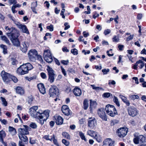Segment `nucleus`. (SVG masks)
I'll use <instances>...</instances> for the list:
<instances>
[{
  "instance_id": "nucleus-1",
  "label": "nucleus",
  "mask_w": 146,
  "mask_h": 146,
  "mask_svg": "<svg viewBox=\"0 0 146 146\" xmlns=\"http://www.w3.org/2000/svg\"><path fill=\"white\" fill-rule=\"evenodd\" d=\"M38 108V106L32 107L30 109V113L32 117L36 118L38 123L42 125L48 118L50 111L48 110L44 111L39 110L36 111Z\"/></svg>"
},
{
  "instance_id": "nucleus-2",
  "label": "nucleus",
  "mask_w": 146,
  "mask_h": 146,
  "mask_svg": "<svg viewBox=\"0 0 146 146\" xmlns=\"http://www.w3.org/2000/svg\"><path fill=\"white\" fill-rule=\"evenodd\" d=\"M33 68L32 65L29 63L23 64L17 68V72L19 75H24L27 73L29 71Z\"/></svg>"
},
{
  "instance_id": "nucleus-3",
  "label": "nucleus",
  "mask_w": 146,
  "mask_h": 146,
  "mask_svg": "<svg viewBox=\"0 0 146 146\" xmlns=\"http://www.w3.org/2000/svg\"><path fill=\"white\" fill-rule=\"evenodd\" d=\"M105 110L108 115L112 117H114L117 114L115 107L113 105L109 104L106 105L105 108Z\"/></svg>"
},
{
  "instance_id": "nucleus-4",
  "label": "nucleus",
  "mask_w": 146,
  "mask_h": 146,
  "mask_svg": "<svg viewBox=\"0 0 146 146\" xmlns=\"http://www.w3.org/2000/svg\"><path fill=\"white\" fill-rule=\"evenodd\" d=\"M37 51L35 49L29 50L28 54L30 60L33 62H35L36 57L37 56Z\"/></svg>"
},
{
  "instance_id": "nucleus-5",
  "label": "nucleus",
  "mask_w": 146,
  "mask_h": 146,
  "mask_svg": "<svg viewBox=\"0 0 146 146\" xmlns=\"http://www.w3.org/2000/svg\"><path fill=\"white\" fill-rule=\"evenodd\" d=\"M49 94L50 97L58 96L59 92L57 87L54 85L52 86L49 90Z\"/></svg>"
},
{
  "instance_id": "nucleus-6",
  "label": "nucleus",
  "mask_w": 146,
  "mask_h": 146,
  "mask_svg": "<svg viewBox=\"0 0 146 146\" xmlns=\"http://www.w3.org/2000/svg\"><path fill=\"white\" fill-rule=\"evenodd\" d=\"M128 131L127 128L123 127L118 129L117 131L118 136L120 137L123 138L126 135Z\"/></svg>"
},
{
  "instance_id": "nucleus-7",
  "label": "nucleus",
  "mask_w": 146,
  "mask_h": 146,
  "mask_svg": "<svg viewBox=\"0 0 146 146\" xmlns=\"http://www.w3.org/2000/svg\"><path fill=\"white\" fill-rule=\"evenodd\" d=\"M23 128H20L18 129V135H27L29 133V130L30 128L28 126L23 125Z\"/></svg>"
},
{
  "instance_id": "nucleus-8",
  "label": "nucleus",
  "mask_w": 146,
  "mask_h": 146,
  "mask_svg": "<svg viewBox=\"0 0 146 146\" xmlns=\"http://www.w3.org/2000/svg\"><path fill=\"white\" fill-rule=\"evenodd\" d=\"M1 75L4 82H7L9 81L11 75L7 72H6L4 71H2L1 73Z\"/></svg>"
},
{
  "instance_id": "nucleus-9",
  "label": "nucleus",
  "mask_w": 146,
  "mask_h": 146,
  "mask_svg": "<svg viewBox=\"0 0 146 146\" xmlns=\"http://www.w3.org/2000/svg\"><path fill=\"white\" fill-rule=\"evenodd\" d=\"M29 41H25L22 43L21 47V50L23 52H26L27 51L28 48L29 46Z\"/></svg>"
},
{
  "instance_id": "nucleus-10",
  "label": "nucleus",
  "mask_w": 146,
  "mask_h": 146,
  "mask_svg": "<svg viewBox=\"0 0 146 146\" xmlns=\"http://www.w3.org/2000/svg\"><path fill=\"white\" fill-rule=\"evenodd\" d=\"M16 25L21 30L23 33H25L27 34H29V31L27 29L26 26L24 25L21 24L20 23H17Z\"/></svg>"
},
{
  "instance_id": "nucleus-11",
  "label": "nucleus",
  "mask_w": 146,
  "mask_h": 146,
  "mask_svg": "<svg viewBox=\"0 0 146 146\" xmlns=\"http://www.w3.org/2000/svg\"><path fill=\"white\" fill-rule=\"evenodd\" d=\"M87 134L90 136L96 139L98 142H100V137L98 135L96 132L94 131L89 130L87 131Z\"/></svg>"
},
{
  "instance_id": "nucleus-12",
  "label": "nucleus",
  "mask_w": 146,
  "mask_h": 146,
  "mask_svg": "<svg viewBox=\"0 0 146 146\" xmlns=\"http://www.w3.org/2000/svg\"><path fill=\"white\" fill-rule=\"evenodd\" d=\"M88 126L91 129H93L97 124L96 119L94 117H91L89 118Z\"/></svg>"
},
{
  "instance_id": "nucleus-13",
  "label": "nucleus",
  "mask_w": 146,
  "mask_h": 146,
  "mask_svg": "<svg viewBox=\"0 0 146 146\" xmlns=\"http://www.w3.org/2000/svg\"><path fill=\"white\" fill-rule=\"evenodd\" d=\"M127 111L129 115L132 117L136 116L138 113L136 109L134 108L129 107L128 108Z\"/></svg>"
},
{
  "instance_id": "nucleus-14",
  "label": "nucleus",
  "mask_w": 146,
  "mask_h": 146,
  "mask_svg": "<svg viewBox=\"0 0 146 146\" xmlns=\"http://www.w3.org/2000/svg\"><path fill=\"white\" fill-rule=\"evenodd\" d=\"M19 35V32L15 28L13 30V31L11 33H9V35L8 36H11V37H10V38H17L18 37Z\"/></svg>"
},
{
  "instance_id": "nucleus-15",
  "label": "nucleus",
  "mask_w": 146,
  "mask_h": 146,
  "mask_svg": "<svg viewBox=\"0 0 146 146\" xmlns=\"http://www.w3.org/2000/svg\"><path fill=\"white\" fill-rule=\"evenodd\" d=\"M98 113L100 117L103 120L105 121L107 120V117L105 113L103 108L99 109L98 110Z\"/></svg>"
},
{
  "instance_id": "nucleus-16",
  "label": "nucleus",
  "mask_w": 146,
  "mask_h": 146,
  "mask_svg": "<svg viewBox=\"0 0 146 146\" xmlns=\"http://www.w3.org/2000/svg\"><path fill=\"white\" fill-rule=\"evenodd\" d=\"M114 143V141L111 139L107 138L104 141L102 146H113Z\"/></svg>"
},
{
  "instance_id": "nucleus-17",
  "label": "nucleus",
  "mask_w": 146,
  "mask_h": 146,
  "mask_svg": "<svg viewBox=\"0 0 146 146\" xmlns=\"http://www.w3.org/2000/svg\"><path fill=\"white\" fill-rule=\"evenodd\" d=\"M62 111L63 113L66 115H70V110L67 105H63L62 108Z\"/></svg>"
},
{
  "instance_id": "nucleus-18",
  "label": "nucleus",
  "mask_w": 146,
  "mask_h": 146,
  "mask_svg": "<svg viewBox=\"0 0 146 146\" xmlns=\"http://www.w3.org/2000/svg\"><path fill=\"white\" fill-rule=\"evenodd\" d=\"M140 64V66L139 68L140 69L142 68L144 66V64L143 62L141 60H139V61L136 62V63L133 66V68L134 69L136 70L137 68V66L139 64Z\"/></svg>"
},
{
  "instance_id": "nucleus-19",
  "label": "nucleus",
  "mask_w": 146,
  "mask_h": 146,
  "mask_svg": "<svg viewBox=\"0 0 146 146\" xmlns=\"http://www.w3.org/2000/svg\"><path fill=\"white\" fill-rule=\"evenodd\" d=\"M37 87L40 92L42 94H44L46 92L45 88L42 84H38Z\"/></svg>"
},
{
  "instance_id": "nucleus-20",
  "label": "nucleus",
  "mask_w": 146,
  "mask_h": 146,
  "mask_svg": "<svg viewBox=\"0 0 146 146\" xmlns=\"http://www.w3.org/2000/svg\"><path fill=\"white\" fill-rule=\"evenodd\" d=\"M16 92L20 95H23L25 93L24 89L21 87L18 86L15 88Z\"/></svg>"
},
{
  "instance_id": "nucleus-21",
  "label": "nucleus",
  "mask_w": 146,
  "mask_h": 146,
  "mask_svg": "<svg viewBox=\"0 0 146 146\" xmlns=\"http://www.w3.org/2000/svg\"><path fill=\"white\" fill-rule=\"evenodd\" d=\"M74 95L76 96H79L82 93L81 89L78 87H76L73 90Z\"/></svg>"
},
{
  "instance_id": "nucleus-22",
  "label": "nucleus",
  "mask_w": 146,
  "mask_h": 146,
  "mask_svg": "<svg viewBox=\"0 0 146 146\" xmlns=\"http://www.w3.org/2000/svg\"><path fill=\"white\" fill-rule=\"evenodd\" d=\"M6 134L5 131L3 130L0 131V142L2 143H4L3 138H4Z\"/></svg>"
},
{
  "instance_id": "nucleus-23",
  "label": "nucleus",
  "mask_w": 146,
  "mask_h": 146,
  "mask_svg": "<svg viewBox=\"0 0 146 146\" xmlns=\"http://www.w3.org/2000/svg\"><path fill=\"white\" fill-rule=\"evenodd\" d=\"M119 97L121 99L122 101L127 105L129 106L130 105L129 101L127 100V99L125 97L120 95H119Z\"/></svg>"
},
{
  "instance_id": "nucleus-24",
  "label": "nucleus",
  "mask_w": 146,
  "mask_h": 146,
  "mask_svg": "<svg viewBox=\"0 0 146 146\" xmlns=\"http://www.w3.org/2000/svg\"><path fill=\"white\" fill-rule=\"evenodd\" d=\"M37 1H36L32 3L31 6V9L32 10L34 13L36 14L37 13L36 9V8L37 7Z\"/></svg>"
},
{
  "instance_id": "nucleus-25",
  "label": "nucleus",
  "mask_w": 146,
  "mask_h": 146,
  "mask_svg": "<svg viewBox=\"0 0 146 146\" xmlns=\"http://www.w3.org/2000/svg\"><path fill=\"white\" fill-rule=\"evenodd\" d=\"M90 111H91L93 109H95V107L97 105V104L96 102L90 100Z\"/></svg>"
},
{
  "instance_id": "nucleus-26",
  "label": "nucleus",
  "mask_w": 146,
  "mask_h": 146,
  "mask_svg": "<svg viewBox=\"0 0 146 146\" xmlns=\"http://www.w3.org/2000/svg\"><path fill=\"white\" fill-rule=\"evenodd\" d=\"M10 40L13 44L15 46H19L20 45L19 41L17 38L12 39L10 38Z\"/></svg>"
},
{
  "instance_id": "nucleus-27",
  "label": "nucleus",
  "mask_w": 146,
  "mask_h": 146,
  "mask_svg": "<svg viewBox=\"0 0 146 146\" xmlns=\"http://www.w3.org/2000/svg\"><path fill=\"white\" fill-rule=\"evenodd\" d=\"M21 6V5L19 4H14L11 7V11L14 14L17 12V11L15 10V9L17 7H20Z\"/></svg>"
},
{
  "instance_id": "nucleus-28",
  "label": "nucleus",
  "mask_w": 146,
  "mask_h": 146,
  "mask_svg": "<svg viewBox=\"0 0 146 146\" xmlns=\"http://www.w3.org/2000/svg\"><path fill=\"white\" fill-rule=\"evenodd\" d=\"M44 57L45 60L48 63H51L53 60L52 55L48 56H46V55H45V56H44Z\"/></svg>"
},
{
  "instance_id": "nucleus-29",
  "label": "nucleus",
  "mask_w": 146,
  "mask_h": 146,
  "mask_svg": "<svg viewBox=\"0 0 146 146\" xmlns=\"http://www.w3.org/2000/svg\"><path fill=\"white\" fill-rule=\"evenodd\" d=\"M63 121V119L62 117L60 116L57 117L56 121V123L57 125H61L62 124Z\"/></svg>"
},
{
  "instance_id": "nucleus-30",
  "label": "nucleus",
  "mask_w": 146,
  "mask_h": 146,
  "mask_svg": "<svg viewBox=\"0 0 146 146\" xmlns=\"http://www.w3.org/2000/svg\"><path fill=\"white\" fill-rule=\"evenodd\" d=\"M26 135H19L18 137L19 139L21 140L24 142H27L28 140V139Z\"/></svg>"
},
{
  "instance_id": "nucleus-31",
  "label": "nucleus",
  "mask_w": 146,
  "mask_h": 146,
  "mask_svg": "<svg viewBox=\"0 0 146 146\" xmlns=\"http://www.w3.org/2000/svg\"><path fill=\"white\" fill-rule=\"evenodd\" d=\"M9 131L13 135H15L17 133L14 127L11 126L9 127Z\"/></svg>"
},
{
  "instance_id": "nucleus-32",
  "label": "nucleus",
  "mask_w": 146,
  "mask_h": 146,
  "mask_svg": "<svg viewBox=\"0 0 146 146\" xmlns=\"http://www.w3.org/2000/svg\"><path fill=\"white\" fill-rule=\"evenodd\" d=\"M46 70L48 72V75H55V74L53 70L49 66H47V68Z\"/></svg>"
},
{
  "instance_id": "nucleus-33",
  "label": "nucleus",
  "mask_w": 146,
  "mask_h": 146,
  "mask_svg": "<svg viewBox=\"0 0 146 146\" xmlns=\"http://www.w3.org/2000/svg\"><path fill=\"white\" fill-rule=\"evenodd\" d=\"M1 38L2 40L4 41L7 44L9 45L10 44L9 40L5 36H1Z\"/></svg>"
},
{
  "instance_id": "nucleus-34",
  "label": "nucleus",
  "mask_w": 146,
  "mask_h": 146,
  "mask_svg": "<svg viewBox=\"0 0 146 146\" xmlns=\"http://www.w3.org/2000/svg\"><path fill=\"white\" fill-rule=\"evenodd\" d=\"M139 139L140 143H143L146 142V138L142 135L139 136Z\"/></svg>"
},
{
  "instance_id": "nucleus-35",
  "label": "nucleus",
  "mask_w": 146,
  "mask_h": 146,
  "mask_svg": "<svg viewBox=\"0 0 146 146\" xmlns=\"http://www.w3.org/2000/svg\"><path fill=\"white\" fill-rule=\"evenodd\" d=\"M45 55H47V56L52 55L49 49H46L44 50L43 56H45Z\"/></svg>"
},
{
  "instance_id": "nucleus-36",
  "label": "nucleus",
  "mask_w": 146,
  "mask_h": 146,
  "mask_svg": "<svg viewBox=\"0 0 146 146\" xmlns=\"http://www.w3.org/2000/svg\"><path fill=\"white\" fill-rule=\"evenodd\" d=\"M55 76V75H48V80L50 83H52L54 82Z\"/></svg>"
},
{
  "instance_id": "nucleus-37",
  "label": "nucleus",
  "mask_w": 146,
  "mask_h": 146,
  "mask_svg": "<svg viewBox=\"0 0 146 146\" xmlns=\"http://www.w3.org/2000/svg\"><path fill=\"white\" fill-rule=\"evenodd\" d=\"M0 46L2 48L3 53L5 54L7 53V47L6 46L3 44L1 45Z\"/></svg>"
},
{
  "instance_id": "nucleus-38",
  "label": "nucleus",
  "mask_w": 146,
  "mask_h": 146,
  "mask_svg": "<svg viewBox=\"0 0 146 146\" xmlns=\"http://www.w3.org/2000/svg\"><path fill=\"white\" fill-rule=\"evenodd\" d=\"M88 100L85 99L84 100V109L86 110L88 107Z\"/></svg>"
},
{
  "instance_id": "nucleus-39",
  "label": "nucleus",
  "mask_w": 146,
  "mask_h": 146,
  "mask_svg": "<svg viewBox=\"0 0 146 146\" xmlns=\"http://www.w3.org/2000/svg\"><path fill=\"white\" fill-rule=\"evenodd\" d=\"M119 40V35L117 36L114 35L112 38V40L113 42H118Z\"/></svg>"
},
{
  "instance_id": "nucleus-40",
  "label": "nucleus",
  "mask_w": 146,
  "mask_h": 146,
  "mask_svg": "<svg viewBox=\"0 0 146 146\" xmlns=\"http://www.w3.org/2000/svg\"><path fill=\"white\" fill-rule=\"evenodd\" d=\"M43 138L46 139L47 140H49L50 141H52L53 139V138L52 137V135L50 137V136L49 135H44Z\"/></svg>"
},
{
  "instance_id": "nucleus-41",
  "label": "nucleus",
  "mask_w": 146,
  "mask_h": 146,
  "mask_svg": "<svg viewBox=\"0 0 146 146\" xmlns=\"http://www.w3.org/2000/svg\"><path fill=\"white\" fill-rule=\"evenodd\" d=\"M0 99L2 102V104L4 105V106H7V102L6 101L5 99L2 97H1Z\"/></svg>"
},
{
  "instance_id": "nucleus-42",
  "label": "nucleus",
  "mask_w": 146,
  "mask_h": 146,
  "mask_svg": "<svg viewBox=\"0 0 146 146\" xmlns=\"http://www.w3.org/2000/svg\"><path fill=\"white\" fill-rule=\"evenodd\" d=\"M5 29L8 31V35H9V33H11L13 31V30L15 28H9L8 26H5Z\"/></svg>"
},
{
  "instance_id": "nucleus-43",
  "label": "nucleus",
  "mask_w": 146,
  "mask_h": 146,
  "mask_svg": "<svg viewBox=\"0 0 146 146\" xmlns=\"http://www.w3.org/2000/svg\"><path fill=\"white\" fill-rule=\"evenodd\" d=\"M62 135L63 136L66 138L68 139H70V135L66 132H63L62 133Z\"/></svg>"
},
{
  "instance_id": "nucleus-44",
  "label": "nucleus",
  "mask_w": 146,
  "mask_h": 146,
  "mask_svg": "<svg viewBox=\"0 0 146 146\" xmlns=\"http://www.w3.org/2000/svg\"><path fill=\"white\" fill-rule=\"evenodd\" d=\"M52 137L53 138V141L54 144L57 146H60L57 141L56 139H55V136L54 134L52 135Z\"/></svg>"
},
{
  "instance_id": "nucleus-45",
  "label": "nucleus",
  "mask_w": 146,
  "mask_h": 146,
  "mask_svg": "<svg viewBox=\"0 0 146 146\" xmlns=\"http://www.w3.org/2000/svg\"><path fill=\"white\" fill-rule=\"evenodd\" d=\"M113 101L118 106H120L119 102L118 101V99L117 97L114 96Z\"/></svg>"
},
{
  "instance_id": "nucleus-46",
  "label": "nucleus",
  "mask_w": 146,
  "mask_h": 146,
  "mask_svg": "<svg viewBox=\"0 0 146 146\" xmlns=\"http://www.w3.org/2000/svg\"><path fill=\"white\" fill-rule=\"evenodd\" d=\"M11 79L15 83H16L17 82L18 80L17 78L15 76H13L12 75H11L10 80Z\"/></svg>"
},
{
  "instance_id": "nucleus-47",
  "label": "nucleus",
  "mask_w": 146,
  "mask_h": 146,
  "mask_svg": "<svg viewBox=\"0 0 146 146\" xmlns=\"http://www.w3.org/2000/svg\"><path fill=\"white\" fill-rule=\"evenodd\" d=\"M129 97L131 99L133 100H134L135 99H138L139 98L138 95H130L129 96Z\"/></svg>"
},
{
  "instance_id": "nucleus-48",
  "label": "nucleus",
  "mask_w": 146,
  "mask_h": 146,
  "mask_svg": "<svg viewBox=\"0 0 146 146\" xmlns=\"http://www.w3.org/2000/svg\"><path fill=\"white\" fill-rule=\"evenodd\" d=\"M133 141L135 144H137L139 143L140 141L139 139V136L135 137L134 138Z\"/></svg>"
},
{
  "instance_id": "nucleus-49",
  "label": "nucleus",
  "mask_w": 146,
  "mask_h": 146,
  "mask_svg": "<svg viewBox=\"0 0 146 146\" xmlns=\"http://www.w3.org/2000/svg\"><path fill=\"white\" fill-rule=\"evenodd\" d=\"M110 71V69L108 68L107 69L105 68L102 70V72L103 73V74L105 75L107 74Z\"/></svg>"
},
{
  "instance_id": "nucleus-50",
  "label": "nucleus",
  "mask_w": 146,
  "mask_h": 146,
  "mask_svg": "<svg viewBox=\"0 0 146 146\" xmlns=\"http://www.w3.org/2000/svg\"><path fill=\"white\" fill-rule=\"evenodd\" d=\"M29 126L33 129H36L37 127V125L35 123L33 122H32L30 124Z\"/></svg>"
},
{
  "instance_id": "nucleus-51",
  "label": "nucleus",
  "mask_w": 146,
  "mask_h": 146,
  "mask_svg": "<svg viewBox=\"0 0 146 146\" xmlns=\"http://www.w3.org/2000/svg\"><path fill=\"white\" fill-rule=\"evenodd\" d=\"M71 52L74 55H77L78 54V50L76 48L72 49Z\"/></svg>"
},
{
  "instance_id": "nucleus-52",
  "label": "nucleus",
  "mask_w": 146,
  "mask_h": 146,
  "mask_svg": "<svg viewBox=\"0 0 146 146\" xmlns=\"http://www.w3.org/2000/svg\"><path fill=\"white\" fill-rule=\"evenodd\" d=\"M62 143L66 146H68L70 144L69 141L65 139H63L62 140Z\"/></svg>"
},
{
  "instance_id": "nucleus-53",
  "label": "nucleus",
  "mask_w": 146,
  "mask_h": 146,
  "mask_svg": "<svg viewBox=\"0 0 146 146\" xmlns=\"http://www.w3.org/2000/svg\"><path fill=\"white\" fill-rule=\"evenodd\" d=\"M99 16V15L96 11L94 12L93 13V17L94 19L98 17Z\"/></svg>"
},
{
  "instance_id": "nucleus-54",
  "label": "nucleus",
  "mask_w": 146,
  "mask_h": 146,
  "mask_svg": "<svg viewBox=\"0 0 146 146\" xmlns=\"http://www.w3.org/2000/svg\"><path fill=\"white\" fill-rule=\"evenodd\" d=\"M64 25L65 27L64 28L65 30H66L70 28V26L68 25V23H65L64 24Z\"/></svg>"
},
{
  "instance_id": "nucleus-55",
  "label": "nucleus",
  "mask_w": 146,
  "mask_h": 146,
  "mask_svg": "<svg viewBox=\"0 0 146 146\" xmlns=\"http://www.w3.org/2000/svg\"><path fill=\"white\" fill-rule=\"evenodd\" d=\"M8 16L9 18L13 21V22L16 25L17 24V23H16V21L14 20V17L11 14L8 15Z\"/></svg>"
},
{
  "instance_id": "nucleus-56",
  "label": "nucleus",
  "mask_w": 146,
  "mask_h": 146,
  "mask_svg": "<svg viewBox=\"0 0 146 146\" xmlns=\"http://www.w3.org/2000/svg\"><path fill=\"white\" fill-rule=\"evenodd\" d=\"M83 36L84 37H87L89 35V34L88 32L86 31H84L83 32Z\"/></svg>"
},
{
  "instance_id": "nucleus-57",
  "label": "nucleus",
  "mask_w": 146,
  "mask_h": 146,
  "mask_svg": "<svg viewBox=\"0 0 146 146\" xmlns=\"http://www.w3.org/2000/svg\"><path fill=\"white\" fill-rule=\"evenodd\" d=\"M46 28L47 29H49L51 31H52L53 30V27L52 25H50L49 26L47 27Z\"/></svg>"
},
{
  "instance_id": "nucleus-58",
  "label": "nucleus",
  "mask_w": 146,
  "mask_h": 146,
  "mask_svg": "<svg viewBox=\"0 0 146 146\" xmlns=\"http://www.w3.org/2000/svg\"><path fill=\"white\" fill-rule=\"evenodd\" d=\"M61 68L62 73L65 76H66L67 74L65 70L62 66H61Z\"/></svg>"
},
{
  "instance_id": "nucleus-59",
  "label": "nucleus",
  "mask_w": 146,
  "mask_h": 146,
  "mask_svg": "<svg viewBox=\"0 0 146 146\" xmlns=\"http://www.w3.org/2000/svg\"><path fill=\"white\" fill-rule=\"evenodd\" d=\"M111 94L110 93H105L104 94L103 96L106 98H108L110 96Z\"/></svg>"
},
{
  "instance_id": "nucleus-60",
  "label": "nucleus",
  "mask_w": 146,
  "mask_h": 146,
  "mask_svg": "<svg viewBox=\"0 0 146 146\" xmlns=\"http://www.w3.org/2000/svg\"><path fill=\"white\" fill-rule=\"evenodd\" d=\"M9 2L10 4H16L17 2L16 1V0H9Z\"/></svg>"
},
{
  "instance_id": "nucleus-61",
  "label": "nucleus",
  "mask_w": 146,
  "mask_h": 146,
  "mask_svg": "<svg viewBox=\"0 0 146 146\" xmlns=\"http://www.w3.org/2000/svg\"><path fill=\"white\" fill-rule=\"evenodd\" d=\"M40 75L41 77L43 79H45L46 78V74L43 72H42L40 73Z\"/></svg>"
},
{
  "instance_id": "nucleus-62",
  "label": "nucleus",
  "mask_w": 146,
  "mask_h": 146,
  "mask_svg": "<svg viewBox=\"0 0 146 146\" xmlns=\"http://www.w3.org/2000/svg\"><path fill=\"white\" fill-rule=\"evenodd\" d=\"M37 57L38 60L40 61V63H42L43 62V59L42 57L40 55H37Z\"/></svg>"
},
{
  "instance_id": "nucleus-63",
  "label": "nucleus",
  "mask_w": 146,
  "mask_h": 146,
  "mask_svg": "<svg viewBox=\"0 0 146 146\" xmlns=\"http://www.w3.org/2000/svg\"><path fill=\"white\" fill-rule=\"evenodd\" d=\"M61 62L62 64L64 65H67L69 63V61L68 60H62L61 61Z\"/></svg>"
},
{
  "instance_id": "nucleus-64",
  "label": "nucleus",
  "mask_w": 146,
  "mask_h": 146,
  "mask_svg": "<svg viewBox=\"0 0 146 146\" xmlns=\"http://www.w3.org/2000/svg\"><path fill=\"white\" fill-rule=\"evenodd\" d=\"M133 35H130L127 38L126 40L129 41L130 40H132L133 38Z\"/></svg>"
}]
</instances>
